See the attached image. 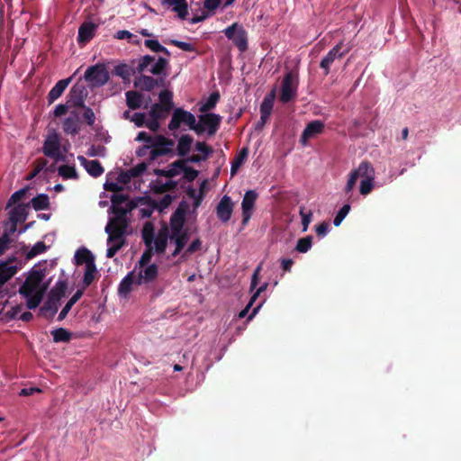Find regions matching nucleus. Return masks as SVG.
<instances>
[{
    "mask_svg": "<svg viewBox=\"0 0 461 461\" xmlns=\"http://www.w3.org/2000/svg\"><path fill=\"white\" fill-rule=\"evenodd\" d=\"M163 5L173 6V11L177 13L181 19H185L188 14L186 0H163Z\"/></svg>",
    "mask_w": 461,
    "mask_h": 461,
    "instance_id": "34",
    "label": "nucleus"
},
{
    "mask_svg": "<svg viewBox=\"0 0 461 461\" xmlns=\"http://www.w3.org/2000/svg\"><path fill=\"white\" fill-rule=\"evenodd\" d=\"M224 34L229 40L233 41L240 52L248 50L247 32L241 25H239L237 23H232L224 30Z\"/></svg>",
    "mask_w": 461,
    "mask_h": 461,
    "instance_id": "10",
    "label": "nucleus"
},
{
    "mask_svg": "<svg viewBox=\"0 0 461 461\" xmlns=\"http://www.w3.org/2000/svg\"><path fill=\"white\" fill-rule=\"evenodd\" d=\"M374 179L375 177L368 179H362L360 182L359 192L363 195H366L370 194L374 187Z\"/></svg>",
    "mask_w": 461,
    "mask_h": 461,
    "instance_id": "58",
    "label": "nucleus"
},
{
    "mask_svg": "<svg viewBox=\"0 0 461 461\" xmlns=\"http://www.w3.org/2000/svg\"><path fill=\"white\" fill-rule=\"evenodd\" d=\"M48 285H43L40 291H36L28 296H23L26 299V306L30 310L36 309L41 303Z\"/></svg>",
    "mask_w": 461,
    "mask_h": 461,
    "instance_id": "32",
    "label": "nucleus"
},
{
    "mask_svg": "<svg viewBox=\"0 0 461 461\" xmlns=\"http://www.w3.org/2000/svg\"><path fill=\"white\" fill-rule=\"evenodd\" d=\"M71 77H68L65 79H61L55 84V86L50 89L47 95L49 104H51L62 95V94L69 85Z\"/></svg>",
    "mask_w": 461,
    "mask_h": 461,
    "instance_id": "24",
    "label": "nucleus"
},
{
    "mask_svg": "<svg viewBox=\"0 0 461 461\" xmlns=\"http://www.w3.org/2000/svg\"><path fill=\"white\" fill-rule=\"evenodd\" d=\"M82 109H83V113H82L83 120L88 126L95 129L94 126H95L96 118H95V114L93 109L86 105L83 106Z\"/></svg>",
    "mask_w": 461,
    "mask_h": 461,
    "instance_id": "56",
    "label": "nucleus"
},
{
    "mask_svg": "<svg viewBox=\"0 0 461 461\" xmlns=\"http://www.w3.org/2000/svg\"><path fill=\"white\" fill-rule=\"evenodd\" d=\"M276 98V92L275 90H272L269 94H267L261 104H260V114L264 115L265 117L271 115V112L273 110L274 106V101Z\"/></svg>",
    "mask_w": 461,
    "mask_h": 461,
    "instance_id": "37",
    "label": "nucleus"
},
{
    "mask_svg": "<svg viewBox=\"0 0 461 461\" xmlns=\"http://www.w3.org/2000/svg\"><path fill=\"white\" fill-rule=\"evenodd\" d=\"M68 288V283L65 280H59L54 287L50 290L49 297L59 302L62 297L65 296Z\"/></svg>",
    "mask_w": 461,
    "mask_h": 461,
    "instance_id": "38",
    "label": "nucleus"
},
{
    "mask_svg": "<svg viewBox=\"0 0 461 461\" xmlns=\"http://www.w3.org/2000/svg\"><path fill=\"white\" fill-rule=\"evenodd\" d=\"M188 209V205L185 202H181L176 210L172 213L170 217V233L174 236L176 235L180 230H185L184 225L185 222V214Z\"/></svg>",
    "mask_w": 461,
    "mask_h": 461,
    "instance_id": "13",
    "label": "nucleus"
},
{
    "mask_svg": "<svg viewBox=\"0 0 461 461\" xmlns=\"http://www.w3.org/2000/svg\"><path fill=\"white\" fill-rule=\"evenodd\" d=\"M46 276L45 269H36L33 267L28 274L25 281L19 288V294L22 296H28L36 291H40L44 285L42 281Z\"/></svg>",
    "mask_w": 461,
    "mask_h": 461,
    "instance_id": "4",
    "label": "nucleus"
},
{
    "mask_svg": "<svg viewBox=\"0 0 461 461\" xmlns=\"http://www.w3.org/2000/svg\"><path fill=\"white\" fill-rule=\"evenodd\" d=\"M77 159L81 166H83L86 172L93 177L100 176L104 171L98 160H88L84 156H78Z\"/></svg>",
    "mask_w": 461,
    "mask_h": 461,
    "instance_id": "21",
    "label": "nucleus"
},
{
    "mask_svg": "<svg viewBox=\"0 0 461 461\" xmlns=\"http://www.w3.org/2000/svg\"><path fill=\"white\" fill-rule=\"evenodd\" d=\"M136 204L132 202H129L127 203V208L122 207V205L119 206H112L111 210L113 214H115V217H121L122 219H126V214L131 212L132 209H134Z\"/></svg>",
    "mask_w": 461,
    "mask_h": 461,
    "instance_id": "55",
    "label": "nucleus"
},
{
    "mask_svg": "<svg viewBox=\"0 0 461 461\" xmlns=\"http://www.w3.org/2000/svg\"><path fill=\"white\" fill-rule=\"evenodd\" d=\"M153 255V249L152 246H147V249L143 252L141 255L140 260H139V266L140 267H143L147 266Z\"/></svg>",
    "mask_w": 461,
    "mask_h": 461,
    "instance_id": "63",
    "label": "nucleus"
},
{
    "mask_svg": "<svg viewBox=\"0 0 461 461\" xmlns=\"http://www.w3.org/2000/svg\"><path fill=\"white\" fill-rule=\"evenodd\" d=\"M325 124L320 120L310 122L304 128L300 141L305 145L309 139L323 132Z\"/></svg>",
    "mask_w": 461,
    "mask_h": 461,
    "instance_id": "18",
    "label": "nucleus"
},
{
    "mask_svg": "<svg viewBox=\"0 0 461 461\" xmlns=\"http://www.w3.org/2000/svg\"><path fill=\"white\" fill-rule=\"evenodd\" d=\"M30 203H20L14 207L9 212V221L23 222L28 216V208Z\"/></svg>",
    "mask_w": 461,
    "mask_h": 461,
    "instance_id": "29",
    "label": "nucleus"
},
{
    "mask_svg": "<svg viewBox=\"0 0 461 461\" xmlns=\"http://www.w3.org/2000/svg\"><path fill=\"white\" fill-rule=\"evenodd\" d=\"M156 139L157 141L155 144H152L153 146L149 150V162H152L162 156L169 154L174 156L173 147L175 145V141L173 140L168 139L161 134H157Z\"/></svg>",
    "mask_w": 461,
    "mask_h": 461,
    "instance_id": "7",
    "label": "nucleus"
},
{
    "mask_svg": "<svg viewBox=\"0 0 461 461\" xmlns=\"http://www.w3.org/2000/svg\"><path fill=\"white\" fill-rule=\"evenodd\" d=\"M169 236V230L167 225L163 226L158 230L156 239H154L153 240L155 244L156 252L158 254H162L165 252Z\"/></svg>",
    "mask_w": 461,
    "mask_h": 461,
    "instance_id": "26",
    "label": "nucleus"
},
{
    "mask_svg": "<svg viewBox=\"0 0 461 461\" xmlns=\"http://www.w3.org/2000/svg\"><path fill=\"white\" fill-rule=\"evenodd\" d=\"M168 60L165 58L159 57L155 62V58L150 55H144L138 60V66L136 68L137 73L141 74L143 72H149L157 77H167L166 70L168 67Z\"/></svg>",
    "mask_w": 461,
    "mask_h": 461,
    "instance_id": "2",
    "label": "nucleus"
},
{
    "mask_svg": "<svg viewBox=\"0 0 461 461\" xmlns=\"http://www.w3.org/2000/svg\"><path fill=\"white\" fill-rule=\"evenodd\" d=\"M298 88V74L294 71L287 72L282 80L279 100L287 104L295 99Z\"/></svg>",
    "mask_w": 461,
    "mask_h": 461,
    "instance_id": "5",
    "label": "nucleus"
},
{
    "mask_svg": "<svg viewBox=\"0 0 461 461\" xmlns=\"http://www.w3.org/2000/svg\"><path fill=\"white\" fill-rule=\"evenodd\" d=\"M111 202H112V206L115 207V206L122 205L124 203H128L130 201H129V196L127 194H119V192H118V193L113 194L111 195Z\"/></svg>",
    "mask_w": 461,
    "mask_h": 461,
    "instance_id": "60",
    "label": "nucleus"
},
{
    "mask_svg": "<svg viewBox=\"0 0 461 461\" xmlns=\"http://www.w3.org/2000/svg\"><path fill=\"white\" fill-rule=\"evenodd\" d=\"M221 117L219 114L207 113L199 116L195 132L201 134L207 131L210 136L214 135L220 128Z\"/></svg>",
    "mask_w": 461,
    "mask_h": 461,
    "instance_id": "9",
    "label": "nucleus"
},
{
    "mask_svg": "<svg viewBox=\"0 0 461 461\" xmlns=\"http://www.w3.org/2000/svg\"><path fill=\"white\" fill-rule=\"evenodd\" d=\"M178 185V183L175 180H168L164 184L158 183L154 185L153 190L157 194H163L165 192L173 191Z\"/></svg>",
    "mask_w": 461,
    "mask_h": 461,
    "instance_id": "51",
    "label": "nucleus"
},
{
    "mask_svg": "<svg viewBox=\"0 0 461 461\" xmlns=\"http://www.w3.org/2000/svg\"><path fill=\"white\" fill-rule=\"evenodd\" d=\"M84 78L91 88H97L104 86L109 81L110 75L104 64L98 63L87 68Z\"/></svg>",
    "mask_w": 461,
    "mask_h": 461,
    "instance_id": "3",
    "label": "nucleus"
},
{
    "mask_svg": "<svg viewBox=\"0 0 461 461\" xmlns=\"http://www.w3.org/2000/svg\"><path fill=\"white\" fill-rule=\"evenodd\" d=\"M351 172L356 174L357 178L362 177L363 179H368L375 177V168L369 161H362L357 168Z\"/></svg>",
    "mask_w": 461,
    "mask_h": 461,
    "instance_id": "33",
    "label": "nucleus"
},
{
    "mask_svg": "<svg viewBox=\"0 0 461 461\" xmlns=\"http://www.w3.org/2000/svg\"><path fill=\"white\" fill-rule=\"evenodd\" d=\"M159 105L165 107L164 110L171 111L174 107L173 93L169 90H163L158 95Z\"/></svg>",
    "mask_w": 461,
    "mask_h": 461,
    "instance_id": "43",
    "label": "nucleus"
},
{
    "mask_svg": "<svg viewBox=\"0 0 461 461\" xmlns=\"http://www.w3.org/2000/svg\"><path fill=\"white\" fill-rule=\"evenodd\" d=\"M63 131L71 136H76L80 131V118L77 111H71L62 123Z\"/></svg>",
    "mask_w": 461,
    "mask_h": 461,
    "instance_id": "17",
    "label": "nucleus"
},
{
    "mask_svg": "<svg viewBox=\"0 0 461 461\" xmlns=\"http://www.w3.org/2000/svg\"><path fill=\"white\" fill-rule=\"evenodd\" d=\"M350 211V205L349 204H344L339 211L337 212L333 223L335 226H339L342 222V221L345 219V217L348 215V213Z\"/></svg>",
    "mask_w": 461,
    "mask_h": 461,
    "instance_id": "59",
    "label": "nucleus"
},
{
    "mask_svg": "<svg viewBox=\"0 0 461 461\" xmlns=\"http://www.w3.org/2000/svg\"><path fill=\"white\" fill-rule=\"evenodd\" d=\"M27 193V187H23L16 192H14L11 197L9 198L8 202H7V207L9 206H13L14 204H15L17 202H19L20 200H22L24 195L26 194Z\"/></svg>",
    "mask_w": 461,
    "mask_h": 461,
    "instance_id": "61",
    "label": "nucleus"
},
{
    "mask_svg": "<svg viewBox=\"0 0 461 461\" xmlns=\"http://www.w3.org/2000/svg\"><path fill=\"white\" fill-rule=\"evenodd\" d=\"M142 238L146 246H151L154 240V229L150 222L144 225Z\"/></svg>",
    "mask_w": 461,
    "mask_h": 461,
    "instance_id": "53",
    "label": "nucleus"
},
{
    "mask_svg": "<svg viewBox=\"0 0 461 461\" xmlns=\"http://www.w3.org/2000/svg\"><path fill=\"white\" fill-rule=\"evenodd\" d=\"M233 209L234 203L229 195L225 194L216 206V215L221 222L226 223L230 220Z\"/></svg>",
    "mask_w": 461,
    "mask_h": 461,
    "instance_id": "15",
    "label": "nucleus"
},
{
    "mask_svg": "<svg viewBox=\"0 0 461 461\" xmlns=\"http://www.w3.org/2000/svg\"><path fill=\"white\" fill-rule=\"evenodd\" d=\"M181 124H185L195 131L196 120L194 115L183 108H176L173 111L172 118L168 123V129L170 131H176Z\"/></svg>",
    "mask_w": 461,
    "mask_h": 461,
    "instance_id": "8",
    "label": "nucleus"
},
{
    "mask_svg": "<svg viewBox=\"0 0 461 461\" xmlns=\"http://www.w3.org/2000/svg\"><path fill=\"white\" fill-rule=\"evenodd\" d=\"M182 172L184 173V178L188 182L194 181L198 176L199 174V172L196 169L191 167H186L185 164H184V168Z\"/></svg>",
    "mask_w": 461,
    "mask_h": 461,
    "instance_id": "64",
    "label": "nucleus"
},
{
    "mask_svg": "<svg viewBox=\"0 0 461 461\" xmlns=\"http://www.w3.org/2000/svg\"><path fill=\"white\" fill-rule=\"evenodd\" d=\"M166 43L174 45V46L181 49L184 51L191 52L195 50L194 46L192 45L191 43L180 41L177 40H169L168 41H166Z\"/></svg>",
    "mask_w": 461,
    "mask_h": 461,
    "instance_id": "62",
    "label": "nucleus"
},
{
    "mask_svg": "<svg viewBox=\"0 0 461 461\" xmlns=\"http://www.w3.org/2000/svg\"><path fill=\"white\" fill-rule=\"evenodd\" d=\"M158 274V267L156 264L148 266L144 270H140L139 274L136 275L137 285L154 281L157 278Z\"/></svg>",
    "mask_w": 461,
    "mask_h": 461,
    "instance_id": "25",
    "label": "nucleus"
},
{
    "mask_svg": "<svg viewBox=\"0 0 461 461\" xmlns=\"http://www.w3.org/2000/svg\"><path fill=\"white\" fill-rule=\"evenodd\" d=\"M169 239L171 241H174L175 244L179 246L180 248H185L189 240L188 229L180 230L179 232L176 233V236H174L173 233H170Z\"/></svg>",
    "mask_w": 461,
    "mask_h": 461,
    "instance_id": "45",
    "label": "nucleus"
},
{
    "mask_svg": "<svg viewBox=\"0 0 461 461\" xmlns=\"http://www.w3.org/2000/svg\"><path fill=\"white\" fill-rule=\"evenodd\" d=\"M190 163V161L187 160V158H181L174 161L170 164L168 169H160L156 168L154 169V174L158 176H165L168 178H172L182 172L184 168V164Z\"/></svg>",
    "mask_w": 461,
    "mask_h": 461,
    "instance_id": "19",
    "label": "nucleus"
},
{
    "mask_svg": "<svg viewBox=\"0 0 461 461\" xmlns=\"http://www.w3.org/2000/svg\"><path fill=\"white\" fill-rule=\"evenodd\" d=\"M58 304L59 302L49 297L44 304L40 308V314L49 319L52 318L58 312Z\"/></svg>",
    "mask_w": 461,
    "mask_h": 461,
    "instance_id": "36",
    "label": "nucleus"
},
{
    "mask_svg": "<svg viewBox=\"0 0 461 461\" xmlns=\"http://www.w3.org/2000/svg\"><path fill=\"white\" fill-rule=\"evenodd\" d=\"M195 149L200 152L201 155L194 154L187 157V160L190 161V163L204 161L213 153L212 148L202 141H197L195 143Z\"/></svg>",
    "mask_w": 461,
    "mask_h": 461,
    "instance_id": "22",
    "label": "nucleus"
},
{
    "mask_svg": "<svg viewBox=\"0 0 461 461\" xmlns=\"http://www.w3.org/2000/svg\"><path fill=\"white\" fill-rule=\"evenodd\" d=\"M51 335L53 337V341L56 343L68 342L71 339V333L64 328H59L52 330Z\"/></svg>",
    "mask_w": 461,
    "mask_h": 461,
    "instance_id": "47",
    "label": "nucleus"
},
{
    "mask_svg": "<svg viewBox=\"0 0 461 461\" xmlns=\"http://www.w3.org/2000/svg\"><path fill=\"white\" fill-rule=\"evenodd\" d=\"M126 104L131 110H137L142 106L143 95L138 91H127L125 93Z\"/></svg>",
    "mask_w": 461,
    "mask_h": 461,
    "instance_id": "31",
    "label": "nucleus"
},
{
    "mask_svg": "<svg viewBox=\"0 0 461 461\" xmlns=\"http://www.w3.org/2000/svg\"><path fill=\"white\" fill-rule=\"evenodd\" d=\"M48 164V160L45 158H37L34 162V167L32 171L27 176V180L33 179L41 170H43Z\"/></svg>",
    "mask_w": 461,
    "mask_h": 461,
    "instance_id": "54",
    "label": "nucleus"
},
{
    "mask_svg": "<svg viewBox=\"0 0 461 461\" xmlns=\"http://www.w3.org/2000/svg\"><path fill=\"white\" fill-rule=\"evenodd\" d=\"M248 154H249V149L247 147L242 148L240 149L239 154L235 157V158L231 162V167H230V175L231 176H234L237 173L239 168L241 167V165L246 160Z\"/></svg>",
    "mask_w": 461,
    "mask_h": 461,
    "instance_id": "42",
    "label": "nucleus"
},
{
    "mask_svg": "<svg viewBox=\"0 0 461 461\" xmlns=\"http://www.w3.org/2000/svg\"><path fill=\"white\" fill-rule=\"evenodd\" d=\"M136 141H143L144 145L150 146L152 148V144H155L157 141L156 135L151 136L150 134L147 133L146 131H140L135 138Z\"/></svg>",
    "mask_w": 461,
    "mask_h": 461,
    "instance_id": "57",
    "label": "nucleus"
},
{
    "mask_svg": "<svg viewBox=\"0 0 461 461\" xmlns=\"http://www.w3.org/2000/svg\"><path fill=\"white\" fill-rule=\"evenodd\" d=\"M258 197V194L255 190H249L245 193L241 202L242 225L245 226L249 221Z\"/></svg>",
    "mask_w": 461,
    "mask_h": 461,
    "instance_id": "14",
    "label": "nucleus"
},
{
    "mask_svg": "<svg viewBox=\"0 0 461 461\" xmlns=\"http://www.w3.org/2000/svg\"><path fill=\"white\" fill-rule=\"evenodd\" d=\"M133 85L135 88L140 91L150 92L155 87H164L166 86L165 77H153L141 73L139 77H136Z\"/></svg>",
    "mask_w": 461,
    "mask_h": 461,
    "instance_id": "12",
    "label": "nucleus"
},
{
    "mask_svg": "<svg viewBox=\"0 0 461 461\" xmlns=\"http://www.w3.org/2000/svg\"><path fill=\"white\" fill-rule=\"evenodd\" d=\"M83 294H84V288L78 289L74 294V295L68 300V302L66 303L64 308L59 312V317H58L59 321H62L66 318V316L71 310L72 306L82 297Z\"/></svg>",
    "mask_w": 461,
    "mask_h": 461,
    "instance_id": "39",
    "label": "nucleus"
},
{
    "mask_svg": "<svg viewBox=\"0 0 461 461\" xmlns=\"http://www.w3.org/2000/svg\"><path fill=\"white\" fill-rule=\"evenodd\" d=\"M221 0H205L203 2V7L206 11H202L201 15H194L191 19L192 23H198L204 21L211 14H214V11L220 6Z\"/></svg>",
    "mask_w": 461,
    "mask_h": 461,
    "instance_id": "23",
    "label": "nucleus"
},
{
    "mask_svg": "<svg viewBox=\"0 0 461 461\" xmlns=\"http://www.w3.org/2000/svg\"><path fill=\"white\" fill-rule=\"evenodd\" d=\"M220 97H221V95L218 91L212 92L209 95V97L207 98L205 103L200 107V111L202 113H206V112L213 109L215 107V105L217 104V103L219 102Z\"/></svg>",
    "mask_w": 461,
    "mask_h": 461,
    "instance_id": "46",
    "label": "nucleus"
},
{
    "mask_svg": "<svg viewBox=\"0 0 461 461\" xmlns=\"http://www.w3.org/2000/svg\"><path fill=\"white\" fill-rule=\"evenodd\" d=\"M137 285V278L134 271L130 272L120 283L118 287V294L121 296L127 297L131 292L132 285Z\"/></svg>",
    "mask_w": 461,
    "mask_h": 461,
    "instance_id": "27",
    "label": "nucleus"
},
{
    "mask_svg": "<svg viewBox=\"0 0 461 461\" xmlns=\"http://www.w3.org/2000/svg\"><path fill=\"white\" fill-rule=\"evenodd\" d=\"M30 203L35 211L47 210L50 208V198L46 194H40L33 197Z\"/></svg>",
    "mask_w": 461,
    "mask_h": 461,
    "instance_id": "40",
    "label": "nucleus"
},
{
    "mask_svg": "<svg viewBox=\"0 0 461 461\" xmlns=\"http://www.w3.org/2000/svg\"><path fill=\"white\" fill-rule=\"evenodd\" d=\"M48 249V246L43 241H38L34 246L26 253L25 258L30 260L36 256L44 253Z\"/></svg>",
    "mask_w": 461,
    "mask_h": 461,
    "instance_id": "49",
    "label": "nucleus"
},
{
    "mask_svg": "<svg viewBox=\"0 0 461 461\" xmlns=\"http://www.w3.org/2000/svg\"><path fill=\"white\" fill-rule=\"evenodd\" d=\"M75 262L77 265L86 264V266H88V264H95L94 255L86 248H81L77 250L75 254Z\"/></svg>",
    "mask_w": 461,
    "mask_h": 461,
    "instance_id": "35",
    "label": "nucleus"
},
{
    "mask_svg": "<svg viewBox=\"0 0 461 461\" xmlns=\"http://www.w3.org/2000/svg\"><path fill=\"white\" fill-rule=\"evenodd\" d=\"M97 24L91 22L83 23L78 28L77 42L85 45L89 42L95 36Z\"/></svg>",
    "mask_w": 461,
    "mask_h": 461,
    "instance_id": "20",
    "label": "nucleus"
},
{
    "mask_svg": "<svg viewBox=\"0 0 461 461\" xmlns=\"http://www.w3.org/2000/svg\"><path fill=\"white\" fill-rule=\"evenodd\" d=\"M137 72L131 66L127 64H119L114 67V75L122 77L123 80H130V77Z\"/></svg>",
    "mask_w": 461,
    "mask_h": 461,
    "instance_id": "41",
    "label": "nucleus"
},
{
    "mask_svg": "<svg viewBox=\"0 0 461 461\" xmlns=\"http://www.w3.org/2000/svg\"><path fill=\"white\" fill-rule=\"evenodd\" d=\"M97 276V268L95 264H88L86 266L85 274L83 277L84 289L89 286Z\"/></svg>",
    "mask_w": 461,
    "mask_h": 461,
    "instance_id": "44",
    "label": "nucleus"
},
{
    "mask_svg": "<svg viewBox=\"0 0 461 461\" xmlns=\"http://www.w3.org/2000/svg\"><path fill=\"white\" fill-rule=\"evenodd\" d=\"M14 261V258H12L0 263V287L16 274L17 267L10 266Z\"/></svg>",
    "mask_w": 461,
    "mask_h": 461,
    "instance_id": "28",
    "label": "nucleus"
},
{
    "mask_svg": "<svg viewBox=\"0 0 461 461\" xmlns=\"http://www.w3.org/2000/svg\"><path fill=\"white\" fill-rule=\"evenodd\" d=\"M87 95L86 87L82 85L76 84L73 86L68 95V102L72 107L82 108L85 106V100Z\"/></svg>",
    "mask_w": 461,
    "mask_h": 461,
    "instance_id": "16",
    "label": "nucleus"
},
{
    "mask_svg": "<svg viewBox=\"0 0 461 461\" xmlns=\"http://www.w3.org/2000/svg\"><path fill=\"white\" fill-rule=\"evenodd\" d=\"M312 245V238L311 236H306L304 238H301L298 240L297 244L295 246V250L300 253H306L310 250Z\"/></svg>",
    "mask_w": 461,
    "mask_h": 461,
    "instance_id": "52",
    "label": "nucleus"
},
{
    "mask_svg": "<svg viewBox=\"0 0 461 461\" xmlns=\"http://www.w3.org/2000/svg\"><path fill=\"white\" fill-rule=\"evenodd\" d=\"M59 175L65 179H77L78 177L75 167L62 165L58 169Z\"/></svg>",
    "mask_w": 461,
    "mask_h": 461,
    "instance_id": "50",
    "label": "nucleus"
},
{
    "mask_svg": "<svg viewBox=\"0 0 461 461\" xmlns=\"http://www.w3.org/2000/svg\"><path fill=\"white\" fill-rule=\"evenodd\" d=\"M128 228L127 219L114 217L105 226V232L108 234L106 258H112L125 245V235Z\"/></svg>",
    "mask_w": 461,
    "mask_h": 461,
    "instance_id": "1",
    "label": "nucleus"
},
{
    "mask_svg": "<svg viewBox=\"0 0 461 461\" xmlns=\"http://www.w3.org/2000/svg\"><path fill=\"white\" fill-rule=\"evenodd\" d=\"M350 50V47L343 49V42L340 41L335 45L327 55L321 59L320 68L323 70L325 76L330 74V67L337 59H342Z\"/></svg>",
    "mask_w": 461,
    "mask_h": 461,
    "instance_id": "11",
    "label": "nucleus"
},
{
    "mask_svg": "<svg viewBox=\"0 0 461 461\" xmlns=\"http://www.w3.org/2000/svg\"><path fill=\"white\" fill-rule=\"evenodd\" d=\"M60 146V136L53 131L47 135L43 142L42 152L55 161L64 160L65 157L61 154Z\"/></svg>",
    "mask_w": 461,
    "mask_h": 461,
    "instance_id": "6",
    "label": "nucleus"
},
{
    "mask_svg": "<svg viewBox=\"0 0 461 461\" xmlns=\"http://www.w3.org/2000/svg\"><path fill=\"white\" fill-rule=\"evenodd\" d=\"M194 139L189 134L182 135L177 141L176 153L179 157L185 158L191 150Z\"/></svg>",
    "mask_w": 461,
    "mask_h": 461,
    "instance_id": "30",
    "label": "nucleus"
},
{
    "mask_svg": "<svg viewBox=\"0 0 461 461\" xmlns=\"http://www.w3.org/2000/svg\"><path fill=\"white\" fill-rule=\"evenodd\" d=\"M165 107L159 105L158 104H154L149 112V115L152 119L163 120L167 117L168 113L171 111L164 110Z\"/></svg>",
    "mask_w": 461,
    "mask_h": 461,
    "instance_id": "48",
    "label": "nucleus"
}]
</instances>
